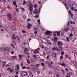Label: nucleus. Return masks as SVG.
I'll return each mask as SVG.
<instances>
[{"label": "nucleus", "instance_id": "2f4dec72", "mask_svg": "<svg viewBox=\"0 0 77 77\" xmlns=\"http://www.w3.org/2000/svg\"><path fill=\"white\" fill-rule=\"evenodd\" d=\"M56 49V47H54L52 48V50L53 51H54V50H55Z\"/></svg>", "mask_w": 77, "mask_h": 77}, {"label": "nucleus", "instance_id": "c756f323", "mask_svg": "<svg viewBox=\"0 0 77 77\" xmlns=\"http://www.w3.org/2000/svg\"><path fill=\"white\" fill-rule=\"evenodd\" d=\"M14 9L17 12L18 11H19V9H18V8H14Z\"/></svg>", "mask_w": 77, "mask_h": 77}, {"label": "nucleus", "instance_id": "864d4df0", "mask_svg": "<svg viewBox=\"0 0 77 77\" xmlns=\"http://www.w3.org/2000/svg\"><path fill=\"white\" fill-rule=\"evenodd\" d=\"M40 50V48H37L36 50H37V51H39V50Z\"/></svg>", "mask_w": 77, "mask_h": 77}, {"label": "nucleus", "instance_id": "9b49d317", "mask_svg": "<svg viewBox=\"0 0 77 77\" xmlns=\"http://www.w3.org/2000/svg\"><path fill=\"white\" fill-rule=\"evenodd\" d=\"M22 74H23V75L24 76L25 75H27V73L24 71H23L22 72Z\"/></svg>", "mask_w": 77, "mask_h": 77}, {"label": "nucleus", "instance_id": "c9c22d12", "mask_svg": "<svg viewBox=\"0 0 77 77\" xmlns=\"http://www.w3.org/2000/svg\"><path fill=\"white\" fill-rule=\"evenodd\" d=\"M12 58H13V59H16L17 58V57L15 56H13L12 57Z\"/></svg>", "mask_w": 77, "mask_h": 77}, {"label": "nucleus", "instance_id": "f3484780", "mask_svg": "<svg viewBox=\"0 0 77 77\" xmlns=\"http://www.w3.org/2000/svg\"><path fill=\"white\" fill-rule=\"evenodd\" d=\"M6 61L3 63H2V65H3L2 67H3H3H5V65L6 64Z\"/></svg>", "mask_w": 77, "mask_h": 77}, {"label": "nucleus", "instance_id": "20e7f679", "mask_svg": "<svg viewBox=\"0 0 77 77\" xmlns=\"http://www.w3.org/2000/svg\"><path fill=\"white\" fill-rule=\"evenodd\" d=\"M57 45L58 47H62L63 46V43L62 42L58 41L57 43Z\"/></svg>", "mask_w": 77, "mask_h": 77}, {"label": "nucleus", "instance_id": "338daca9", "mask_svg": "<svg viewBox=\"0 0 77 77\" xmlns=\"http://www.w3.org/2000/svg\"><path fill=\"white\" fill-rule=\"evenodd\" d=\"M33 57H35V58H36V55H32Z\"/></svg>", "mask_w": 77, "mask_h": 77}, {"label": "nucleus", "instance_id": "f8f14e48", "mask_svg": "<svg viewBox=\"0 0 77 77\" xmlns=\"http://www.w3.org/2000/svg\"><path fill=\"white\" fill-rule=\"evenodd\" d=\"M12 64V63H9L8 64H7L5 65L6 66H7V67H9L10 66H11Z\"/></svg>", "mask_w": 77, "mask_h": 77}, {"label": "nucleus", "instance_id": "412c9836", "mask_svg": "<svg viewBox=\"0 0 77 77\" xmlns=\"http://www.w3.org/2000/svg\"><path fill=\"white\" fill-rule=\"evenodd\" d=\"M71 77V75L69 73H67V75L66 76V77Z\"/></svg>", "mask_w": 77, "mask_h": 77}, {"label": "nucleus", "instance_id": "f704fd0d", "mask_svg": "<svg viewBox=\"0 0 77 77\" xmlns=\"http://www.w3.org/2000/svg\"><path fill=\"white\" fill-rule=\"evenodd\" d=\"M69 37H71V36H73V34L71 33L70 34H69Z\"/></svg>", "mask_w": 77, "mask_h": 77}, {"label": "nucleus", "instance_id": "c85d7f7f", "mask_svg": "<svg viewBox=\"0 0 77 77\" xmlns=\"http://www.w3.org/2000/svg\"><path fill=\"white\" fill-rule=\"evenodd\" d=\"M28 64H30V61L29 59H27L26 60Z\"/></svg>", "mask_w": 77, "mask_h": 77}, {"label": "nucleus", "instance_id": "bf43d9fd", "mask_svg": "<svg viewBox=\"0 0 77 77\" xmlns=\"http://www.w3.org/2000/svg\"><path fill=\"white\" fill-rule=\"evenodd\" d=\"M22 32L23 33H26V31L24 30H22Z\"/></svg>", "mask_w": 77, "mask_h": 77}, {"label": "nucleus", "instance_id": "3c124183", "mask_svg": "<svg viewBox=\"0 0 77 77\" xmlns=\"http://www.w3.org/2000/svg\"><path fill=\"white\" fill-rule=\"evenodd\" d=\"M7 8H8L9 10H11V8H10V6H7Z\"/></svg>", "mask_w": 77, "mask_h": 77}, {"label": "nucleus", "instance_id": "2eb2a0df", "mask_svg": "<svg viewBox=\"0 0 77 77\" xmlns=\"http://www.w3.org/2000/svg\"><path fill=\"white\" fill-rule=\"evenodd\" d=\"M17 68V69H16V70L17 71L18 70V69H20V66H19V65H17L16 66Z\"/></svg>", "mask_w": 77, "mask_h": 77}, {"label": "nucleus", "instance_id": "dca6fc26", "mask_svg": "<svg viewBox=\"0 0 77 77\" xmlns=\"http://www.w3.org/2000/svg\"><path fill=\"white\" fill-rule=\"evenodd\" d=\"M65 6L66 9H67V10L68 11V9H69V6H68V5L67 4V5H65Z\"/></svg>", "mask_w": 77, "mask_h": 77}, {"label": "nucleus", "instance_id": "603ef678", "mask_svg": "<svg viewBox=\"0 0 77 77\" xmlns=\"http://www.w3.org/2000/svg\"><path fill=\"white\" fill-rule=\"evenodd\" d=\"M41 65H42V66H43L45 65V64L44 63H42Z\"/></svg>", "mask_w": 77, "mask_h": 77}, {"label": "nucleus", "instance_id": "aec40b11", "mask_svg": "<svg viewBox=\"0 0 77 77\" xmlns=\"http://www.w3.org/2000/svg\"><path fill=\"white\" fill-rule=\"evenodd\" d=\"M46 33L47 35H49L50 33V32L48 31H46Z\"/></svg>", "mask_w": 77, "mask_h": 77}, {"label": "nucleus", "instance_id": "e433bc0d", "mask_svg": "<svg viewBox=\"0 0 77 77\" xmlns=\"http://www.w3.org/2000/svg\"><path fill=\"white\" fill-rule=\"evenodd\" d=\"M65 70L66 71V72H69V69L67 68H66L65 69Z\"/></svg>", "mask_w": 77, "mask_h": 77}, {"label": "nucleus", "instance_id": "a211bd4d", "mask_svg": "<svg viewBox=\"0 0 77 77\" xmlns=\"http://www.w3.org/2000/svg\"><path fill=\"white\" fill-rule=\"evenodd\" d=\"M61 66H65V67L66 66L65 64V63H63V62L62 63Z\"/></svg>", "mask_w": 77, "mask_h": 77}, {"label": "nucleus", "instance_id": "de8ad7c7", "mask_svg": "<svg viewBox=\"0 0 77 77\" xmlns=\"http://www.w3.org/2000/svg\"><path fill=\"white\" fill-rule=\"evenodd\" d=\"M66 39H67V41H69V38L68 37H66Z\"/></svg>", "mask_w": 77, "mask_h": 77}, {"label": "nucleus", "instance_id": "7ed1b4c3", "mask_svg": "<svg viewBox=\"0 0 77 77\" xmlns=\"http://www.w3.org/2000/svg\"><path fill=\"white\" fill-rule=\"evenodd\" d=\"M3 50L4 53H7V54L10 53V51L9 50V48H4Z\"/></svg>", "mask_w": 77, "mask_h": 77}, {"label": "nucleus", "instance_id": "b1692460", "mask_svg": "<svg viewBox=\"0 0 77 77\" xmlns=\"http://www.w3.org/2000/svg\"><path fill=\"white\" fill-rule=\"evenodd\" d=\"M48 66H49V67H53V65H52L51 64H50V63H49L48 64Z\"/></svg>", "mask_w": 77, "mask_h": 77}, {"label": "nucleus", "instance_id": "6e6d98bb", "mask_svg": "<svg viewBox=\"0 0 77 77\" xmlns=\"http://www.w3.org/2000/svg\"><path fill=\"white\" fill-rule=\"evenodd\" d=\"M36 66L37 67H39V64L38 63V64H37L36 65Z\"/></svg>", "mask_w": 77, "mask_h": 77}, {"label": "nucleus", "instance_id": "69168bd1", "mask_svg": "<svg viewBox=\"0 0 77 77\" xmlns=\"http://www.w3.org/2000/svg\"><path fill=\"white\" fill-rule=\"evenodd\" d=\"M27 28H28L29 29H30V26L29 25H28Z\"/></svg>", "mask_w": 77, "mask_h": 77}, {"label": "nucleus", "instance_id": "7c9ffc66", "mask_svg": "<svg viewBox=\"0 0 77 77\" xmlns=\"http://www.w3.org/2000/svg\"><path fill=\"white\" fill-rule=\"evenodd\" d=\"M15 39H17V40L18 39L20 38V37L19 36H16L15 37Z\"/></svg>", "mask_w": 77, "mask_h": 77}, {"label": "nucleus", "instance_id": "09e8293b", "mask_svg": "<svg viewBox=\"0 0 77 77\" xmlns=\"http://www.w3.org/2000/svg\"><path fill=\"white\" fill-rule=\"evenodd\" d=\"M48 43L49 44H50V45H52V43L50 41L48 42Z\"/></svg>", "mask_w": 77, "mask_h": 77}, {"label": "nucleus", "instance_id": "5fc2aeb1", "mask_svg": "<svg viewBox=\"0 0 77 77\" xmlns=\"http://www.w3.org/2000/svg\"><path fill=\"white\" fill-rule=\"evenodd\" d=\"M3 2H5V3H6L7 2H6V0H2V2H3Z\"/></svg>", "mask_w": 77, "mask_h": 77}, {"label": "nucleus", "instance_id": "0eeeda50", "mask_svg": "<svg viewBox=\"0 0 77 77\" xmlns=\"http://www.w3.org/2000/svg\"><path fill=\"white\" fill-rule=\"evenodd\" d=\"M56 48L57 51H61L62 50L61 47H58V48L56 47Z\"/></svg>", "mask_w": 77, "mask_h": 77}, {"label": "nucleus", "instance_id": "ea45409f", "mask_svg": "<svg viewBox=\"0 0 77 77\" xmlns=\"http://www.w3.org/2000/svg\"><path fill=\"white\" fill-rule=\"evenodd\" d=\"M17 41H18V42H19L20 43V42H21V40L20 39V38H19L18 39Z\"/></svg>", "mask_w": 77, "mask_h": 77}, {"label": "nucleus", "instance_id": "4be33fe9", "mask_svg": "<svg viewBox=\"0 0 77 77\" xmlns=\"http://www.w3.org/2000/svg\"><path fill=\"white\" fill-rule=\"evenodd\" d=\"M13 5L14 6L16 5H17V2L15 1H14L13 2Z\"/></svg>", "mask_w": 77, "mask_h": 77}, {"label": "nucleus", "instance_id": "9d476101", "mask_svg": "<svg viewBox=\"0 0 77 77\" xmlns=\"http://www.w3.org/2000/svg\"><path fill=\"white\" fill-rule=\"evenodd\" d=\"M29 73L30 74L29 75L28 77H33V74H32V73L31 72L29 71Z\"/></svg>", "mask_w": 77, "mask_h": 77}, {"label": "nucleus", "instance_id": "5701e85b", "mask_svg": "<svg viewBox=\"0 0 77 77\" xmlns=\"http://www.w3.org/2000/svg\"><path fill=\"white\" fill-rule=\"evenodd\" d=\"M63 3L64 5H65V6H66V5H67V3H66V2H65V1H63Z\"/></svg>", "mask_w": 77, "mask_h": 77}, {"label": "nucleus", "instance_id": "680f3d73", "mask_svg": "<svg viewBox=\"0 0 77 77\" xmlns=\"http://www.w3.org/2000/svg\"><path fill=\"white\" fill-rule=\"evenodd\" d=\"M38 3L40 5H41V2L40 1H38Z\"/></svg>", "mask_w": 77, "mask_h": 77}, {"label": "nucleus", "instance_id": "423d86ee", "mask_svg": "<svg viewBox=\"0 0 77 77\" xmlns=\"http://www.w3.org/2000/svg\"><path fill=\"white\" fill-rule=\"evenodd\" d=\"M33 14H35L36 15H38V14H39V12L38 11V10L37 9H35L33 11Z\"/></svg>", "mask_w": 77, "mask_h": 77}, {"label": "nucleus", "instance_id": "a878e982", "mask_svg": "<svg viewBox=\"0 0 77 77\" xmlns=\"http://www.w3.org/2000/svg\"><path fill=\"white\" fill-rule=\"evenodd\" d=\"M26 3H27V2H26V1H23V5H25L26 4Z\"/></svg>", "mask_w": 77, "mask_h": 77}, {"label": "nucleus", "instance_id": "473e14b6", "mask_svg": "<svg viewBox=\"0 0 77 77\" xmlns=\"http://www.w3.org/2000/svg\"><path fill=\"white\" fill-rule=\"evenodd\" d=\"M34 30L35 31H37V30H38V28H36V27H35L34 29Z\"/></svg>", "mask_w": 77, "mask_h": 77}, {"label": "nucleus", "instance_id": "39448f33", "mask_svg": "<svg viewBox=\"0 0 77 77\" xmlns=\"http://www.w3.org/2000/svg\"><path fill=\"white\" fill-rule=\"evenodd\" d=\"M24 51L25 53V54H26L28 56H29V53L28 52V51H29V49L27 48H25L24 49Z\"/></svg>", "mask_w": 77, "mask_h": 77}, {"label": "nucleus", "instance_id": "e2e57ef3", "mask_svg": "<svg viewBox=\"0 0 77 77\" xmlns=\"http://www.w3.org/2000/svg\"><path fill=\"white\" fill-rule=\"evenodd\" d=\"M21 66L22 67H23V66H24V65H23V63H21Z\"/></svg>", "mask_w": 77, "mask_h": 77}, {"label": "nucleus", "instance_id": "bb28decb", "mask_svg": "<svg viewBox=\"0 0 77 77\" xmlns=\"http://www.w3.org/2000/svg\"><path fill=\"white\" fill-rule=\"evenodd\" d=\"M15 36V35L14 34H13V37H12L13 39H14Z\"/></svg>", "mask_w": 77, "mask_h": 77}, {"label": "nucleus", "instance_id": "a18cd8bd", "mask_svg": "<svg viewBox=\"0 0 77 77\" xmlns=\"http://www.w3.org/2000/svg\"><path fill=\"white\" fill-rule=\"evenodd\" d=\"M11 47H12L13 48H15V46H14V45L13 44H11Z\"/></svg>", "mask_w": 77, "mask_h": 77}, {"label": "nucleus", "instance_id": "4468645a", "mask_svg": "<svg viewBox=\"0 0 77 77\" xmlns=\"http://www.w3.org/2000/svg\"><path fill=\"white\" fill-rule=\"evenodd\" d=\"M31 67L32 68L33 70H35V68L36 66L34 65H31Z\"/></svg>", "mask_w": 77, "mask_h": 77}, {"label": "nucleus", "instance_id": "393cba45", "mask_svg": "<svg viewBox=\"0 0 77 77\" xmlns=\"http://www.w3.org/2000/svg\"><path fill=\"white\" fill-rule=\"evenodd\" d=\"M69 29H68V28H67L66 29H64V30L65 31V32H68V31Z\"/></svg>", "mask_w": 77, "mask_h": 77}, {"label": "nucleus", "instance_id": "cd10ccee", "mask_svg": "<svg viewBox=\"0 0 77 77\" xmlns=\"http://www.w3.org/2000/svg\"><path fill=\"white\" fill-rule=\"evenodd\" d=\"M57 55V54L56 53H54V58H56V56Z\"/></svg>", "mask_w": 77, "mask_h": 77}, {"label": "nucleus", "instance_id": "a19ab883", "mask_svg": "<svg viewBox=\"0 0 77 77\" xmlns=\"http://www.w3.org/2000/svg\"><path fill=\"white\" fill-rule=\"evenodd\" d=\"M35 18H39V16L36 15L35 16Z\"/></svg>", "mask_w": 77, "mask_h": 77}, {"label": "nucleus", "instance_id": "f257e3e1", "mask_svg": "<svg viewBox=\"0 0 77 77\" xmlns=\"http://www.w3.org/2000/svg\"><path fill=\"white\" fill-rule=\"evenodd\" d=\"M28 4L27 5L28 7H29V10L30 11V12H29V14L30 15H33V13L32 12H31L33 11V5L31 3V2H28Z\"/></svg>", "mask_w": 77, "mask_h": 77}, {"label": "nucleus", "instance_id": "58836bf2", "mask_svg": "<svg viewBox=\"0 0 77 77\" xmlns=\"http://www.w3.org/2000/svg\"><path fill=\"white\" fill-rule=\"evenodd\" d=\"M22 69H26V67L24 66H23L22 67Z\"/></svg>", "mask_w": 77, "mask_h": 77}, {"label": "nucleus", "instance_id": "4c0bfd02", "mask_svg": "<svg viewBox=\"0 0 77 77\" xmlns=\"http://www.w3.org/2000/svg\"><path fill=\"white\" fill-rule=\"evenodd\" d=\"M61 71L63 73V74H65V72H64V70H63V69H61Z\"/></svg>", "mask_w": 77, "mask_h": 77}, {"label": "nucleus", "instance_id": "79ce46f5", "mask_svg": "<svg viewBox=\"0 0 77 77\" xmlns=\"http://www.w3.org/2000/svg\"><path fill=\"white\" fill-rule=\"evenodd\" d=\"M10 71L11 72H14V70L11 69L10 70Z\"/></svg>", "mask_w": 77, "mask_h": 77}, {"label": "nucleus", "instance_id": "49530a36", "mask_svg": "<svg viewBox=\"0 0 77 77\" xmlns=\"http://www.w3.org/2000/svg\"><path fill=\"white\" fill-rule=\"evenodd\" d=\"M41 48H45V47H44V46L43 45H42L41 46Z\"/></svg>", "mask_w": 77, "mask_h": 77}, {"label": "nucleus", "instance_id": "8fccbe9b", "mask_svg": "<svg viewBox=\"0 0 77 77\" xmlns=\"http://www.w3.org/2000/svg\"><path fill=\"white\" fill-rule=\"evenodd\" d=\"M54 40L56 41H57V37L54 38Z\"/></svg>", "mask_w": 77, "mask_h": 77}, {"label": "nucleus", "instance_id": "1a4fd4ad", "mask_svg": "<svg viewBox=\"0 0 77 77\" xmlns=\"http://www.w3.org/2000/svg\"><path fill=\"white\" fill-rule=\"evenodd\" d=\"M67 4H68V5H69V6H72V2L71 1H69L67 2Z\"/></svg>", "mask_w": 77, "mask_h": 77}, {"label": "nucleus", "instance_id": "ddd939ff", "mask_svg": "<svg viewBox=\"0 0 77 77\" xmlns=\"http://www.w3.org/2000/svg\"><path fill=\"white\" fill-rule=\"evenodd\" d=\"M60 31H59V32L56 31L55 32V33H57V36H60Z\"/></svg>", "mask_w": 77, "mask_h": 77}, {"label": "nucleus", "instance_id": "774afa93", "mask_svg": "<svg viewBox=\"0 0 77 77\" xmlns=\"http://www.w3.org/2000/svg\"><path fill=\"white\" fill-rule=\"evenodd\" d=\"M56 77H59V74H57L56 75Z\"/></svg>", "mask_w": 77, "mask_h": 77}, {"label": "nucleus", "instance_id": "0e129e2a", "mask_svg": "<svg viewBox=\"0 0 77 77\" xmlns=\"http://www.w3.org/2000/svg\"><path fill=\"white\" fill-rule=\"evenodd\" d=\"M28 26H29L31 27H32V24H31L30 23H28Z\"/></svg>", "mask_w": 77, "mask_h": 77}, {"label": "nucleus", "instance_id": "052dcab7", "mask_svg": "<svg viewBox=\"0 0 77 77\" xmlns=\"http://www.w3.org/2000/svg\"><path fill=\"white\" fill-rule=\"evenodd\" d=\"M63 59V56H61L60 57V60H62Z\"/></svg>", "mask_w": 77, "mask_h": 77}, {"label": "nucleus", "instance_id": "f03ea898", "mask_svg": "<svg viewBox=\"0 0 77 77\" xmlns=\"http://www.w3.org/2000/svg\"><path fill=\"white\" fill-rule=\"evenodd\" d=\"M11 26H13V27L12 28L9 27L7 28V32H8V33H11L12 32V31H15L17 28L16 27H14V26L12 24H15L14 23H11Z\"/></svg>", "mask_w": 77, "mask_h": 77}, {"label": "nucleus", "instance_id": "13d9d810", "mask_svg": "<svg viewBox=\"0 0 77 77\" xmlns=\"http://www.w3.org/2000/svg\"><path fill=\"white\" fill-rule=\"evenodd\" d=\"M15 53V52L14 51H12L11 52V54H14Z\"/></svg>", "mask_w": 77, "mask_h": 77}, {"label": "nucleus", "instance_id": "c03bdc74", "mask_svg": "<svg viewBox=\"0 0 77 77\" xmlns=\"http://www.w3.org/2000/svg\"><path fill=\"white\" fill-rule=\"evenodd\" d=\"M37 21L39 25H40V24H41V23L40 22V20H37Z\"/></svg>", "mask_w": 77, "mask_h": 77}, {"label": "nucleus", "instance_id": "37998d69", "mask_svg": "<svg viewBox=\"0 0 77 77\" xmlns=\"http://www.w3.org/2000/svg\"><path fill=\"white\" fill-rule=\"evenodd\" d=\"M14 43L15 45H16L17 44V40H15V41L14 42Z\"/></svg>", "mask_w": 77, "mask_h": 77}, {"label": "nucleus", "instance_id": "6e6552de", "mask_svg": "<svg viewBox=\"0 0 77 77\" xmlns=\"http://www.w3.org/2000/svg\"><path fill=\"white\" fill-rule=\"evenodd\" d=\"M7 16L8 20H10V19H11V18H12V15H11V14H7Z\"/></svg>", "mask_w": 77, "mask_h": 77}, {"label": "nucleus", "instance_id": "72a5a7b5", "mask_svg": "<svg viewBox=\"0 0 77 77\" xmlns=\"http://www.w3.org/2000/svg\"><path fill=\"white\" fill-rule=\"evenodd\" d=\"M35 53H36V54H37V53L38 54L39 52V51H37V50H35Z\"/></svg>", "mask_w": 77, "mask_h": 77}, {"label": "nucleus", "instance_id": "6ab92c4d", "mask_svg": "<svg viewBox=\"0 0 77 77\" xmlns=\"http://www.w3.org/2000/svg\"><path fill=\"white\" fill-rule=\"evenodd\" d=\"M19 60H21L22 59V58H21V57H22V56L21 55H19Z\"/></svg>", "mask_w": 77, "mask_h": 77}, {"label": "nucleus", "instance_id": "4d7b16f0", "mask_svg": "<svg viewBox=\"0 0 77 77\" xmlns=\"http://www.w3.org/2000/svg\"><path fill=\"white\" fill-rule=\"evenodd\" d=\"M68 59L69 60H71V58L70 57H68Z\"/></svg>", "mask_w": 77, "mask_h": 77}]
</instances>
